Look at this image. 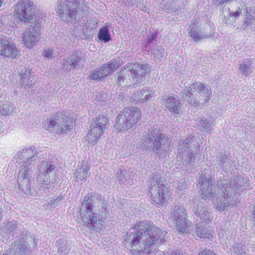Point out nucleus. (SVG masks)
Instances as JSON below:
<instances>
[{"label": "nucleus", "instance_id": "f257e3e1", "mask_svg": "<svg viewBox=\"0 0 255 255\" xmlns=\"http://www.w3.org/2000/svg\"><path fill=\"white\" fill-rule=\"evenodd\" d=\"M125 239L130 250L134 254L144 251L149 254L154 244H162L165 240L164 232L150 224H134Z\"/></svg>", "mask_w": 255, "mask_h": 255}, {"label": "nucleus", "instance_id": "f03ea898", "mask_svg": "<svg viewBox=\"0 0 255 255\" xmlns=\"http://www.w3.org/2000/svg\"><path fill=\"white\" fill-rule=\"evenodd\" d=\"M101 195H87L82 201L81 217L84 223H96L104 221L108 211Z\"/></svg>", "mask_w": 255, "mask_h": 255}, {"label": "nucleus", "instance_id": "7ed1b4c3", "mask_svg": "<svg viewBox=\"0 0 255 255\" xmlns=\"http://www.w3.org/2000/svg\"><path fill=\"white\" fill-rule=\"evenodd\" d=\"M19 159L23 164L19 167L17 176L19 188L24 193L28 194L30 191V176L33 173L37 157V151L34 146L23 149L19 155Z\"/></svg>", "mask_w": 255, "mask_h": 255}, {"label": "nucleus", "instance_id": "20e7f679", "mask_svg": "<svg viewBox=\"0 0 255 255\" xmlns=\"http://www.w3.org/2000/svg\"><path fill=\"white\" fill-rule=\"evenodd\" d=\"M217 186L221 192L220 196L216 197L214 203L216 209L223 211L236 203L241 187L238 180L229 182L226 179H221L217 182Z\"/></svg>", "mask_w": 255, "mask_h": 255}, {"label": "nucleus", "instance_id": "39448f33", "mask_svg": "<svg viewBox=\"0 0 255 255\" xmlns=\"http://www.w3.org/2000/svg\"><path fill=\"white\" fill-rule=\"evenodd\" d=\"M182 98L192 106L204 105L208 102L212 92L207 85L201 83H193L182 91Z\"/></svg>", "mask_w": 255, "mask_h": 255}, {"label": "nucleus", "instance_id": "423d86ee", "mask_svg": "<svg viewBox=\"0 0 255 255\" xmlns=\"http://www.w3.org/2000/svg\"><path fill=\"white\" fill-rule=\"evenodd\" d=\"M86 5L84 0H58L57 12L59 16L68 22L72 23L77 14H86Z\"/></svg>", "mask_w": 255, "mask_h": 255}, {"label": "nucleus", "instance_id": "0eeeda50", "mask_svg": "<svg viewBox=\"0 0 255 255\" xmlns=\"http://www.w3.org/2000/svg\"><path fill=\"white\" fill-rule=\"evenodd\" d=\"M144 146L151 148V150L159 158H163L167 154L170 147L169 138L164 134H158L157 132L149 130L144 135Z\"/></svg>", "mask_w": 255, "mask_h": 255}, {"label": "nucleus", "instance_id": "6e6552de", "mask_svg": "<svg viewBox=\"0 0 255 255\" xmlns=\"http://www.w3.org/2000/svg\"><path fill=\"white\" fill-rule=\"evenodd\" d=\"M140 116L141 112L138 109H125L118 115L115 128L119 131H127L138 122Z\"/></svg>", "mask_w": 255, "mask_h": 255}, {"label": "nucleus", "instance_id": "1a4fd4ad", "mask_svg": "<svg viewBox=\"0 0 255 255\" xmlns=\"http://www.w3.org/2000/svg\"><path fill=\"white\" fill-rule=\"evenodd\" d=\"M148 183L151 203L157 207L162 206L166 201V198L163 192L165 186L160 174L157 173L153 174Z\"/></svg>", "mask_w": 255, "mask_h": 255}, {"label": "nucleus", "instance_id": "9d476101", "mask_svg": "<svg viewBox=\"0 0 255 255\" xmlns=\"http://www.w3.org/2000/svg\"><path fill=\"white\" fill-rule=\"evenodd\" d=\"M20 239L12 242L10 245V255H30L36 243L34 236L29 232H23Z\"/></svg>", "mask_w": 255, "mask_h": 255}, {"label": "nucleus", "instance_id": "9b49d317", "mask_svg": "<svg viewBox=\"0 0 255 255\" xmlns=\"http://www.w3.org/2000/svg\"><path fill=\"white\" fill-rule=\"evenodd\" d=\"M38 169L37 181L45 188L49 189L58 179L55 166L51 162L42 161L38 165Z\"/></svg>", "mask_w": 255, "mask_h": 255}, {"label": "nucleus", "instance_id": "f8f14e48", "mask_svg": "<svg viewBox=\"0 0 255 255\" xmlns=\"http://www.w3.org/2000/svg\"><path fill=\"white\" fill-rule=\"evenodd\" d=\"M47 130L54 133H63L73 126V119L62 112H58L47 120Z\"/></svg>", "mask_w": 255, "mask_h": 255}, {"label": "nucleus", "instance_id": "ddd939ff", "mask_svg": "<svg viewBox=\"0 0 255 255\" xmlns=\"http://www.w3.org/2000/svg\"><path fill=\"white\" fill-rule=\"evenodd\" d=\"M108 120L105 116H99L96 118L95 124L91 127V130L87 135L89 142L95 144L101 135L107 128Z\"/></svg>", "mask_w": 255, "mask_h": 255}, {"label": "nucleus", "instance_id": "4468645a", "mask_svg": "<svg viewBox=\"0 0 255 255\" xmlns=\"http://www.w3.org/2000/svg\"><path fill=\"white\" fill-rule=\"evenodd\" d=\"M32 10V3L29 0H20L16 5L14 12L18 19L27 22L34 18Z\"/></svg>", "mask_w": 255, "mask_h": 255}, {"label": "nucleus", "instance_id": "2eb2a0df", "mask_svg": "<svg viewBox=\"0 0 255 255\" xmlns=\"http://www.w3.org/2000/svg\"><path fill=\"white\" fill-rule=\"evenodd\" d=\"M40 22L37 21L34 25H30L27 31H25L22 35V38L25 46L31 48L40 38Z\"/></svg>", "mask_w": 255, "mask_h": 255}, {"label": "nucleus", "instance_id": "dca6fc26", "mask_svg": "<svg viewBox=\"0 0 255 255\" xmlns=\"http://www.w3.org/2000/svg\"><path fill=\"white\" fill-rule=\"evenodd\" d=\"M150 71V66L148 64H134L132 69H130V80L133 84H140L145 80L146 74Z\"/></svg>", "mask_w": 255, "mask_h": 255}, {"label": "nucleus", "instance_id": "f3484780", "mask_svg": "<svg viewBox=\"0 0 255 255\" xmlns=\"http://www.w3.org/2000/svg\"><path fill=\"white\" fill-rule=\"evenodd\" d=\"M211 177L208 178L205 175H201L198 181L199 188L202 198L203 199H209L215 195V190L213 191L215 185Z\"/></svg>", "mask_w": 255, "mask_h": 255}, {"label": "nucleus", "instance_id": "a211bd4d", "mask_svg": "<svg viewBox=\"0 0 255 255\" xmlns=\"http://www.w3.org/2000/svg\"><path fill=\"white\" fill-rule=\"evenodd\" d=\"M169 219L171 221L176 223H187L189 221L187 218L186 210L182 205H176L172 206Z\"/></svg>", "mask_w": 255, "mask_h": 255}, {"label": "nucleus", "instance_id": "6ab92c4d", "mask_svg": "<svg viewBox=\"0 0 255 255\" xmlns=\"http://www.w3.org/2000/svg\"><path fill=\"white\" fill-rule=\"evenodd\" d=\"M19 51L13 44L10 43L6 37L0 38V54L9 58L16 57Z\"/></svg>", "mask_w": 255, "mask_h": 255}, {"label": "nucleus", "instance_id": "aec40b11", "mask_svg": "<svg viewBox=\"0 0 255 255\" xmlns=\"http://www.w3.org/2000/svg\"><path fill=\"white\" fill-rule=\"evenodd\" d=\"M194 141L191 138H185L179 143V149L180 154L184 158L185 160H191L192 155L193 154L192 150L194 147Z\"/></svg>", "mask_w": 255, "mask_h": 255}, {"label": "nucleus", "instance_id": "412c9836", "mask_svg": "<svg viewBox=\"0 0 255 255\" xmlns=\"http://www.w3.org/2000/svg\"><path fill=\"white\" fill-rule=\"evenodd\" d=\"M116 69L115 64L114 62H109L104 64L101 68L94 70L90 75V78L93 80H99L107 76L110 73L113 72Z\"/></svg>", "mask_w": 255, "mask_h": 255}, {"label": "nucleus", "instance_id": "4be33fe9", "mask_svg": "<svg viewBox=\"0 0 255 255\" xmlns=\"http://www.w3.org/2000/svg\"><path fill=\"white\" fill-rule=\"evenodd\" d=\"M163 105L170 112L175 114H179L181 111L180 101L174 96H164L163 98Z\"/></svg>", "mask_w": 255, "mask_h": 255}, {"label": "nucleus", "instance_id": "5701e85b", "mask_svg": "<svg viewBox=\"0 0 255 255\" xmlns=\"http://www.w3.org/2000/svg\"><path fill=\"white\" fill-rule=\"evenodd\" d=\"M82 62V59L80 57L76 55H72L70 57L64 60L62 68L65 70H72L80 65Z\"/></svg>", "mask_w": 255, "mask_h": 255}, {"label": "nucleus", "instance_id": "b1692460", "mask_svg": "<svg viewBox=\"0 0 255 255\" xmlns=\"http://www.w3.org/2000/svg\"><path fill=\"white\" fill-rule=\"evenodd\" d=\"M155 96L154 92L149 87H145L137 91L134 94V100L137 102L144 103Z\"/></svg>", "mask_w": 255, "mask_h": 255}, {"label": "nucleus", "instance_id": "393cba45", "mask_svg": "<svg viewBox=\"0 0 255 255\" xmlns=\"http://www.w3.org/2000/svg\"><path fill=\"white\" fill-rule=\"evenodd\" d=\"M117 74V83L121 87H124L128 84H133L130 80V78H131L130 69L123 68Z\"/></svg>", "mask_w": 255, "mask_h": 255}, {"label": "nucleus", "instance_id": "a878e982", "mask_svg": "<svg viewBox=\"0 0 255 255\" xmlns=\"http://www.w3.org/2000/svg\"><path fill=\"white\" fill-rule=\"evenodd\" d=\"M20 84L24 88H31L35 85L36 81L35 76L31 75L30 70L26 69H23L20 74Z\"/></svg>", "mask_w": 255, "mask_h": 255}, {"label": "nucleus", "instance_id": "bb28decb", "mask_svg": "<svg viewBox=\"0 0 255 255\" xmlns=\"http://www.w3.org/2000/svg\"><path fill=\"white\" fill-rule=\"evenodd\" d=\"M90 170V167L88 165L84 164L83 165L81 164L79 167L78 165V168L76 170L74 175L76 178V180L77 182L86 181L87 178L88 173Z\"/></svg>", "mask_w": 255, "mask_h": 255}, {"label": "nucleus", "instance_id": "cd10ccee", "mask_svg": "<svg viewBox=\"0 0 255 255\" xmlns=\"http://www.w3.org/2000/svg\"><path fill=\"white\" fill-rule=\"evenodd\" d=\"M196 234L201 238L211 239L213 238V232L206 224H197Z\"/></svg>", "mask_w": 255, "mask_h": 255}, {"label": "nucleus", "instance_id": "c85d7f7f", "mask_svg": "<svg viewBox=\"0 0 255 255\" xmlns=\"http://www.w3.org/2000/svg\"><path fill=\"white\" fill-rule=\"evenodd\" d=\"M152 41L149 39L146 42V47L151 51V54L154 55V57L160 59L164 56V49L157 45L151 46Z\"/></svg>", "mask_w": 255, "mask_h": 255}, {"label": "nucleus", "instance_id": "c756f323", "mask_svg": "<svg viewBox=\"0 0 255 255\" xmlns=\"http://www.w3.org/2000/svg\"><path fill=\"white\" fill-rule=\"evenodd\" d=\"M253 72L252 63L250 61H244L239 67V72L244 76H248Z\"/></svg>", "mask_w": 255, "mask_h": 255}, {"label": "nucleus", "instance_id": "7c9ffc66", "mask_svg": "<svg viewBox=\"0 0 255 255\" xmlns=\"http://www.w3.org/2000/svg\"><path fill=\"white\" fill-rule=\"evenodd\" d=\"M98 38L102 41L107 43L111 40L109 28L107 26H103L100 28L98 33Z\"/></svg>", "mask_w": 255, "mask_h": 255}, {"label": "nucleus", "instance_id": "2f4dec72", "mask_svg": "<svg viewBox=\"0 0 255 255\" xmlns=\"http://www.w3.org/2000/svg\"><path fill=\"white\" fill-rule=\"evenodd\" d=\"M212 124L211 121H209L207 119L203 118L199 121L198 123L197 124V126L200 130L207 132H210L212 130Z\"/></svg>", "mask_w": 255, "mask_h": 255}, {"label": "nucleus", "instance_id": "473e14b6", "mask_svg": "<svg viewBox=\"0 0 255 255\" xmlns=\"http://www.w3.org/2000/svg\"><path fill=\"white\" fill-rule=\"evenodd\" d=\"M130 173L125 169H120L116 174V177L120 183H124L130 178Z\"/></svg>", "mask_w": 255, "mask_h": 255}, {"label": "nucleus", "instance_id": "72a5a7b5", "mask_svg": "<svg viewBox=\"0 0 255 255\" xmlns=\"http://www.w3.org/2000/svg\"><path fill=\"white\" fill-rule=\"evenodd\" d=\"M190 36L195 41H198L200 40L205 39L208 37V35L206 34L202 33L198 30L192 28L189 33Z\"/></svg>", "mask_w": 255, "mask_h": 255}, {"label": "nucleus", "instance_id": "f704fd0d", "mask_svg": "<svg viewBox=\"0 0 255 255\" xmlns=\"http://www.w3.org/2000/svg\"><path fill=\"white\" fill-rule=\"evenodd\" d=\"M69 249L68 243L66 241L59 239L58 240V253L61 255H65L67 253V250Z\"/></svg>", "mask_w": 255, "mask_h": 255}, {"label": "nucleus", "instance_id": "c9c22d12", "mask_svg": "<svg viewBox=\"0 0 255 255\" xmlns=\"http://www.w3.org/2000/svg\"><path fill=\"white\" fill-rule=\"evenodd\" d=\"M199 216L200 217V219L203 222L208 223L212 221V217L210 211L208 209H205Z\"/></svg>", "mask_w": 255, "mask_h": 255}, {"label": "nucleus", "instance_id": "e433bc0d", "mask_svg": "<svg viewBox=\"0 0 255 255\" xmlns=\"http://www.w3.org/2000/svg\"><path fill=\"white\" fill-rule=\"evenodd\" d=\"M248 16H247L244 20V24L243 25V28L245 30H248L249 29L252 30L251 28V25H253V23L254 22L253 17L252 14H249Z\"/></svg>", "mask_w": 255, "mask_h": 255}, {"label": "nucleus", "instance_id": "4c0bfd02", "mask_svg": "<svg viewBox=\"0 0 255 255\" xmlns=\"http://www.w3.org/2000/svg\"><path fill=\"white\" fill-rule=\"evenodd\" d=\"M1 111V116L9 115L13 111V106L10 104H3L2 105Z\"/></svg>", "mask_w": 255, "mask_h": 255}, {"label": "nucleus", "instance_id": "58836bf2", "mask_svg": "<svg viewBox=\"0 0 255 255\" xmlns=\"http://www.w3.org/2000/svg\"><path fill=\"white\" fill-rule=\"evenodd\" d=\"M205 209L204 205L201 202H195L194 204V210L193 211L195 214L196 215H200L201 212H203V210Z\"/></svg>", "mask_w": 255, "mask_h": 255}, {"label": "nucleus", "instance_id": "ea45409f", "mask_svg": "<svg viewBox=\"0 0 255 255\" xmlns=\"http://www.w3.org/2000/svg\"><path fill=\"white\" fill-rule=\"evenodd\" d=\"M16 224H3L2 226H1V229L2 231L5 233H11L12 231H13L16 226Z\"/></svg>", "mask_w": 255, "mask_h": 255}, {"label": "nucleus", "instance_id": "a19ab883", "mask_svg": "<svg viewBox=\"0 0 255 255\" xmlns=\"http://www.w3.org/2000/svg\"><path fill=\"white\" fill-rule=\"evenodd\" d=\"M63 200L62 196H59L55 199L51 200L48 202V205H53V207H55L57 206L60 202Z\"/></svg>", "mask_w": 255, "mask_h": 255}, {"label": "nucleus", "instance_id": "79ce46f5", "mask_svg": "<svg viewBox=\"0 0 255 255\" xmlns=\"http://www.w3.org/2000/svg\"><path fill=\"white\" fill-rule=\"evenodd\" d=\"M177 230L182 234H187L189 232L188 227L184 226V224H177Z\"/></svg>", "mask_w": 255, "mask_h": 255}, {"label": "nucleus", "instance_id": "37998d69", "mask_svg": "<svg viewBox=\"0 0 255 255\" xmlns=\"http://www.w3.org/2000/svg\"><path fill=\"white\" fill-rule=\"evenodd\" d=\"M53 54V50L50 48L44 50L42 52L43 56L47 58H50L52 57Z\"/></svg>", "mask_w": 255, "mask_h": 255}, {"label": "nucleus", "instance_id": "c03bdc74", "mask_svg": "<svg viewBox=\"0 0 255 255\" xmlns=\"http://www.w3.org/2000/svg\"><path fill=\"white\" fill-rule=\"evenodd\" d=\"M247 12L248 14H252L254 18V22H255V5L254 6H250L246 8Z\"/></svg>", "mask_w": 255, "mask_h": 255}, {"label": "nucleus", "instance_id": "a18cd8bd", "mask_svg": "<svg viewBox=\"0 0 255 255\" xmlns=\"http://www.w3.org/2000/svg\"><path fill=\"white\" fill-rule=\"evenodd\" d=\"M199 255H216V254L212 251L210 250L205 249L200 252Z\"/></svg>", "mask_w": 255, "mask_h": 255}, {"label": "nucleus", "instance_id": "49530a36", "mask_svg": "<svg viewBox=\"0 0 255 255\" xmlns=\"http://www.w3.org/2000/svg\"><path fill=\"white\" fill-rule=\"evenodd\" d=\"M170 255H183L181 251L179 250H176L174 252H172Z\"/></svg>", "mask_w": 255, "mask_h": 255}, {"label": "nucleus", "instance_id": "de8ad7c7", "mask_svg": "<svg viewBox=\"0 0 255 255\" xmlns=\"http://www.w3.org/2000/svg\"><path fill=\"white\" fill-rule=\"evenodd\" d=\"M96 224H86V226L89 228L90 230H95Z\"/></svg>", "mask_w": 255, "mask_h": 255}, {"label": "nucleus", "instance_id": "09e8293b", "mask_svg": "<svg viewBox=\"0 0 255 255\" xmlns=\"http://www.w3.org/2000/svg\"><path fill=\"white\" fill-rule=\"evenodd\" d=\"M240 12H238V11H236V12H233L232 13V16L234 17H238L240 15Z\"/></svg>", "mask_w": 255, "mask_h": 255}, {"label": "nucleus", "instance_id": "8fccbe9b", "mask_svg": "<svg viewBox=\"0 0 255 255\" xmlns=\"http://www.w3.org/2000/svg\"><path fill=\"white\" fill-rule=\"evenodd\" d=\"M251 28L253 31L255 30V22L253 23V25H251Z\"/></svg>", "mask_w": 255, "mask_h": 255}, {"label": "nucleus", "instance_id": "3c124183", "mask_svg": "<svg viewBox=\"0 0 255 255\" xmlns=\"http://www.w3.org/2000/svg\"><path fill=\"white\" fill-rule=\"evenodd\" d=\"M220 161H221V164H223V166L224 165V158L223 157H222L220 158Z\"/></svg>", "mask_w": 255, "mask_h": 255}, {"label": "nucleus", "instance_id": "603ef678", "mask_svg": "<svg viewBox=\"0 0 255 255\" xmlns=\"http://www.w3.org/2000/svg\"><path fill=\"white\" fill-rule=\"evenodd\" d=\"M3 1L2 0H0V7L2 5Z\"/></svg>", "mask_w": 255, "mask_h": 255}, {"label": "nucleus", "instance_id": "864d4df0", "mask_svg": "<svg viewBox=\"0 0 255 255\" xmlns=\"http://www.w3.org/2000/svg\"><path fill=\"white\" fill-rule=\"evenodd\" d=\"M0 108H1V104L0 103ZM1 117V111L0 110V118Z\"/></svg>", "mask_w": 255, "mask_h": 255}, {"label": "nucleus", "instance_id": "5fc2aeb1", "mask_svg": "<svg viewBox=\"0 0 255 255\" xmlns=\"http://www.w3.org/2000/svg\"><path fill=\"white\" fill-rule=\"evenodd\" d=\"M253 246L254 247L255 249V244H253Z\"/></svg>", "mask_w": 255, "mask_h": 255}]
</instances>
